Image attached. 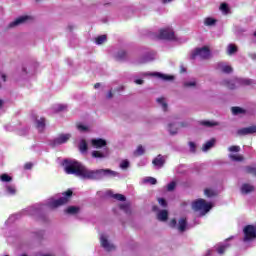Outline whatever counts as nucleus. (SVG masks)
Returning <instances> with one entry per match:
<instances>
[{
    "label": "nucleus",
    "instance_id": "f257e3e1",
    "mask_svg": "<svg viewBox=\"0 0 256 256\" xmlns=\"http://www.w3.org/2000/svg\"><path fill=\"white\" fill-rule=\"evenodd\" d=\"M67 175H75L80 179H103V177H119V173L109 169L90 170L75 160H64Z\"/></svg>",
    "mask_w": 256,
    "mask_h": 256
},
{
    "label": "nucleus",
    "instance_id": "f03ea898",
    "mask_svg": "<svg viewBox=\"0 0 256 256\" xmlns=\"http://www.w3.org/2000/svg\"><path fill=\"white\" fill-rule=\"evenodd\" d=\"M71 195H73V191L68 190L59 199L49 198L45 204H35L30 206L22 210L20 213L10 216L6 223H14V221H17V219H21L22 215L33 217L35 215H39V213L45 209H57V207H61V205L69 203V197H71Z\"/></svg>",
    "mask_w": 256,
    "mask_h": 256
},
{
    "label": "nucleus",
    "instance_id": "7ed1b4c3",
    "mask_svg": "<svg viewBox=\"0 0 256 256\" xmlns=\"http://www.w3.org/2000/svg\"><path fill=\"white\" fill-rule=\"evenodd\" d=\"M92 147L94 149H103L102 151H92V157L94 159H105L106 157H109V149H107V141L98 138V139H92L91 140Z\"/></svg>",
    "mask_w": 256,
    "mask_h": 256
},
{
    "label": "nucleus",
    "instance_id": "20e7f679",
    "mask_svg": "<svg viewBox=\"0 0 256 256\" xmlns=\"http://www.w3.org/2000/svg\"><path fill=\"white\" fill-rule=\"evenodd\" d=\"M253 83V80L247 79V78H237L234 77L231 80H223L221 82L224 87H227V89H237V87H241V85H251Z\"/></svg>",
    "mask_w": 256,
    "mask_h": 256
},
{
    "label": "nucleus",
    "instance_id": "39448f33",
    "mask_svg": "<svg viewBox=\"0 0 256 256\" xmlns=\"http://www.w3.org/2000/svg\"><path fill=\"white\" fill-rule=\"evenodd\" d=\"M213 205L211 203H207L204 199H198L192 203V209L194 211H200L201 215H205V213H209Z\"/></svg>",
    "mask_w": 256,
    "mask_h": 256
},
{
    "label": "nucleus",
    "instance_id": "423d86ee",
    "mask_svg": "<svg viewBox=\"0 0 256 256\" xmlns=\"http://www.w3.org/2000/svg\"><path fill=\"white\" fill-rule=\"evenodd\" d=\"M211 57V51L207 47L196 48L190 54V59H209Z\"/></svg>",
    "mask_w": 256,
    "mask_h": 256
},
{
    "label": "nucleus",
    "instance_id": "0eeeda50",
    "mask_svg": "<svg viewBox=\"0 0 256 256\" xmlns=\"http://www.w3.org/2000/svg\"><path fill=\"white\" fill-rule=\"evenodd\" d=\"M158 37L159 39L171 41L175 39V32H173V29L171 28H164L159 31Z\"/></svg>",
    "mask_w": 256,
    "mask_h": 256
},
{
    "label": "nucleus",
    "instance_id": "6e6552de",
    "mask_svg": "<svg viewBox=\"0 0 256 256\" xmlns=\"http://www.w3.org/2000/svg\"><path fill=\"white\" fill-rule=\"evenodd\" d=\"M69 139H71V134H60L50 143V145L52 147H58V145H63L64 143H67Z\"/></svg>",
    "mask_w": 256,
    "mask_h": 256
},
{
    "label": "nucleus",
    "instance_id": "1a4fd4ad",
    "mask_svg": "<svg viewBox=\"0 0 256 256\" xmlns=\"http://www.w3.org/2000/svg\"><path fill=\"white\" fill-rule=\"evenodd\" d=\"M100 243L105 251H113L115 249V245L109 242V236L107 234L100 235Z\"/></svg>",
    "mask_w": 256,
    "mask_h": 256
},
{
    "label": "nucleus",
    "instance_id": "9d476101",
    "mask_svg": "<svg viewBox=\"0 0 256 256\" xmlns=\"http://www.w3.org/2000/svg\"><path fill=\"white\" fill-rule=\"evenodd\" d=\"M217 69L222 73H233V67H231L227 62H219L217 64Z\"/></svg>",
    "mask_w": 256,
    "mask_h": 256
},
{
    "label": "nucleus",
    "instance_id": "9b49d317",
    "mask_svg": "<svg viewBox=\"0 0 256 256\" xmlns=\"http://www.w3.org/2000/svg\"><path fill=\"white\" fill-rule=\"evenodd\" d=\"M29 19H30L29 16H20L16 20L11 22L9 24V27L13 28V27H18V25H23V23H27V21H29Z\"/></svg>",
    "mask_w": 256,
    "mask_h": 256
},
{
    "label": "nucleus",
    "instance_id": "f8f14e48",
    "mask_svg": "<svg viewBox=\"0 0 256 256\" xmlns=\"http://www.w3.org/2000/svg\"><path fill=\"white\" fill-rule=\"evenodd\" d=\"M253 133H256V126L241 128L238 130V135H253Z\"/></svg>",
    "mask_w": 256,
    "mask_h": 256
},
{
    "label": "nucleus",
    "instance_id": "ddd939ff",
    "mask_svg": "<svg viewBox=\"0 0 256 256\" xmlns=\"http://www.w3.org/2000/svg\"><path fill=\"white\" fill-rule=\"evenodd\" d=\"M154 167L156 169H161V167H163V165H165V157L158 155L153 161H152Z\"/></svg>",
    "mask_w": 256,
    "mask_h": 256
},
{
    "label": "nucleus",
    "instance_id": "4468645a",
    "mask_svg": "<svg viewBox=\"0 0 256 256\" xmlns=\"http://www.w3.org/2000/svg\"><path fill=\"white\" fill-rule=\"evenodd\" d=\"M179 127H183V124H179L177 122L168 124V131L171 135H176L177 131H179Z\"/></svg>",
    "mask_w": 256,
    "mask_h": 256
},
{
    "label": "nucleus",
    "instance_id": "2eb2a0df",
    "mask_svg": "<svg viewBox=\"0 0 256 256\" xmlns=\"http://www.w3.org/2000/svg\"><path fill=\"white\" fill-rule=\"evenodd\" d=\"M253 191H255V186L251 184H243L241 186L242 195H248V193H253Z\"/></svg>",
    "mask_w": 256,
    "mask_h": 256
},
{
    "label": "nucleus",
    "instance_id": "dca6fc26",
    "mask_svg": "<svg viewBox=\"0 0 256 256\" xmlns=\"http://www.w3.org/2000/svg\"><path fill=\"white\" fill-rule=\"evenodd\" d=\"M5 193L6 195L13 196L17 194V187L13 184H6L5 185Z\"/></svg>",
    "mask_w": 256,
    "mask_h": 256
},
{
    "label": "nucleus",
    "instance_id": "f3484780",
    "mask_svg": "<svg viewBox=\"0 0 256 256\" xmlns=\"http://www.w3.org/2000/svg\"><path fill=\"white\" fill-rule=\"evenodd\" d=\"M228 241L229 239H227L225 243H221L216 246V251L219 255H223L225 253V249L229 248V243H227Z\"/></svg>",
    "mask_w": 256,
    "mask_h": 256
},
{
    "label": "nucleus",
    "instance_id": "a211bd4d",
    "mask_svg": "<svg viewBox=\"0 0 256 256\" xmlns=\"http://www.w3.org/2000/svg\"><path fill=\"white\" fill-rule=\"evenodd\" d=\"M204 25L206 27H215V25H217V19L213 17H206L204 19Z\"/></svg>",
    "mask_w": 256,
    "mask_h": 256
},
{
    "label": "nucleus",
    "instance_id": "6ab92c4d",
    "mask_svg": "<svg viewBox=\"0 0 256 256\" xmlns=\"http://www.w3.org/2000/svg\"><path fill=\"white\" fill-rule=\"evenodd\" d=\"M168 218H169V212H167V210H161L157 214L158 221H167Z\"/></svg>",
    "mask_w": 256,
    "mask_h": 256
},
{
    "label": "nucleus",
    "instance_id": "aec40b11",
    "mask_svg": "<svg viewBox=\"0 0 256 256\" xmlns=\"http://www.w3.org/2000/svg\"><path fill=\"white\" fill-rule=\"evenodd\" d=\"M214 146H215V138H212L210 141L204 144V146L202 147V151L206 153V151H209V149H212V147Z\"/></svg>",
    "mask_w": 256,
    "mask_h": 256
},
{
    "label": "nucleus",
    "instance_id": "412c9836",
    "mask_svg": "<svg viewBox=\"0 0 256 256\" xmlns=\"http://www.w3.org/2000/svg\"><path fill=\"white\" fill-rule=\"evenodd\" d=\"M185 229H187V220H185V218H182L179 220L178 223V231H180V233H183Z\"/></svg>",
    "mask_w": 256,
    "mask_h": 256
},
{
    "label": "nucleus",
    "instance_id": "4be33fe9",
    "mask_svg": "<svg viewBox=\"0 0 256 256\" xmlns=\"http://www.w3.org/2000/svg\"><path fill=\"white\" fill-rule=\"evenodd\" d=\"M36 128L38 131H43L45 129V118H40L36 120Z\"/></svg>",
    "mask_w": 256,
    "mask_h": 256
},
{
    "label": "nucleus",
    "instance_id": "5701e85b",
    "mask_svg": "<svg viewBox=\"0 0 256 256\" xmlns=\"http://www.w3.org/2000/svg\"><path fill=\"white\" fill-rule=\"evenodd\" d=\"M78 149L81 153H85L87 151L88 146H87V142L85 141V139L80 140Z\"/></svg>",
    "mask_w": 256,
    "mask_h": 256
},
{
    "label": "nucleus",
    "instance_id": "b1692460",
    "mask_svg": "<svg viewBox=\"0 0 256 256\" xmlns=\"http://www.w3.org/2000/svg\"><path fill=\"white\" fill-rule=\"evenodd\" d=\"M200 125H203L204 127H217L219 123L215 121L204 120L200 122Z\"/></svg>",
    "mask_w": 256,
    "mask_h": 256
},
{
    "label": "nucleus",
    "instance_id": "393cba45",
    "mask_svg": "<svg viewBox=\"0 0 256 256\" xmlns=\"http://www.w3.org/2000/svg\"><path fill=\"white\" fill-rule=\"evenodd\" d=\"M66 213H69V215H77V213H79V207L70 206L66 209Z\"/></svg>",
    "mask_w": 256,
    "mask_h": 256
},
{
    "label": "nucleus",
    "instance_id": "a878e982",
    "mask_svg": "<svg viewBox=\"0 0 256 256\" xmlns=\"http://www.w3.org/2000/svg\"><path fill=\"white\" fill-rule=\"evenodd\" d=\"M107 41V35H101L95 38V43L96 45H103Z\"/></svg>",
    "mask_w": 256,
    "mask_h": 256
},
{
    "label": "nucleus",
    "instance_id": "bb28decb",
    "mask_svg": "<svg viewBox=\"0 0 256 256\" xmlns=\"http://www.w3.org/2000/svg\"><path fill=\"white\" fill-rule=\"evenodd\" d=\"M0 181H2V183H11V181H13V178L8 174H2L0 175Z\"/></svg>",
    "mask_w": 256,
    "mask_h": 256
},
{
    "label": "nucleus",
    "instance_id": "cd10ccee",
    "mask_svg": "<svg viewBox=\"0 0 256 256\" xmlns=\"http://www.w3.org/2000/svg\"><path fill=\"white\" fill-rule=\"evenodd\" d=\"M142 183H149L150 185H157V179L154 177H145L142 180Z\"/></svg>",
    "mask_w": 256,
    "mask_h": 256
},
{
    "label": "nucleus",
    "instance_id": "c85d7f7f",
    "mask_svg": "<svg viewBox=\"0 0 256 256\" xmlns=\"http://www.w3.org/2000/svg\"><path fill=\"white\" fill-rule=\"evenodd\" d=\"M156 77L163 79V81H173V76H169L167 74L156 73Z\"/></svg>",
    "mask_w": 256,
    "mask_h": 256
},
{
    "label": "nucleus",
    "instance_id": "c756f323",
    "mask_svg": "<svg viewBox=\"0 0 256 256\" xmlns=\"http://www.w3.org/2000/svg\"><path fill=\"white\" fill-rule=\"evenodd\" d=\"M227 53L228 55H233L234 53H237V46L234 44H229L227 47Z\"/></svg>",
    "mask_w": 256,
    "mask_h": 256
},
{
    "label": "nucleus",
    "instance_id": "7c9ffc66",
    "mask_svg": "<svg viewBox=\"0 0 256 256\" xmlns=\"http://www.w3.org/2000/svg\"><path fill=\"white\" fill-rule=\"evenodd\" d=\"M125 57H127V53L123 50L118 51V53L116 54L117 61H123Z\"/></svg>",
    "mask_w": 256,
    "mask_h": 256
},
{
    "label": "nucleus",
    "instance_id": "2f4dec72",
    "mask_svg": "<svg viewBox=\"0 0 256 256\" xmlns=\"http://www.w3.org/2000/svg\"><path fill=\"white\" fill-rule=\"evenodd\" d=\"M157 103L162 107L163 111H167V102L165 98H158Z\"/></svg>",
    "mask_w": 256,
    "mask_h": 256
},
{
    "label": "nucleus",
    "instance_id": "473e14b6",
    "mask_svg": "<svg viewBox=\"0 0 256 256\" xmlns=\"http://www.w3.org/2000/svg\"><path fill=\"white\" fill-rule=\"evenodd\" d=\"M204 195H206V197H215V195H217V191L207 188L204 191Z\"/></svg>",
    "mask_w": 256,
    "mask_h": 256
},
{
    "label": "nucleus",
    "instance_id": "72a5a7b5",
    "mask_svg": "<svg viewBox=\"0 0 256 256\" xmlns=\"http://www.w3.org/2000/svg\"><path fill=\"white\" fill-rule=\"evenodd\" d=\"M220 11L224 14L227 15L229 13V5L227 3H222L220 5Z\"/></svg>",
    "mask_w": 256,
    "mask_h": 256
},
{
    "label": "nucleus",
    "instance_id": "f704fd0d",
    "mask_svg": "<svg viewBox=\"0 0 256 256\" xmlns=\"http://www.w3.org/2000/svg\"><path fill=\"white\" fill-rule=\"evenodd\" d=\"M184 87H197V80L191 79L184 82Z\"/></svg>",
    "mask_w": 256,
    "mask_h": 256
},
{
    "label": "nucleus",
    "instance_id": "c9c22d12",
    "mask_svg": "<svg viewBox=\"0 0 256 256\" xmlns=\"http://www.w3.org/2000/svg\"><path fill=\"white\" fill-rule=\"evenodd\" d=\"M145 153V148L143 146H138L137 149L134 151L135 157H139Z\"/></svg>",
    "mask_w": 256,
    "mask_h": 256
},
{
    "label": "nucleus",
    "instance_id": "e433bc0d",
    "mask_svg": "<svg viewBox=\"0 0 256 256\" xmlns=\"http://www.w3.org/2000/svg\"><path fill=\"white\" fill-rule=\"evenodd\" d=\"M153 59H155V52H151L149 53L144 60L142 61V63H147L149 61H153Z\"/></svg>",
    "mask_w": 256,
    "mask_h": 256
},
{
    "label": "nucleus",
    "instance_id": "4c0bfd02",
    "mask_svg": "<svg viewBox=\"0 0 256 256\" xmlns=\"http://www.w3.org/2000/svg\"><path fill=\"white\" fill-rule=\"evenodd\" d=\"M232 113L233 115H241V113H245V110L240 107H232Z\"/></svg>",
    "mask_w": 256,
    "mask_h": 256
},
{
    "label": "nucleus",
    "instance_id": "58836bf2",
    "mask_svg": "<svg viewBox=\"0 0 256 256\" xmlns=\"http://www.w3.org/2000/svg\"><path fill=\"white\" fill-rule=\"evenodd\" d=\"M129 160H122L121 163H120V169H129Z\"/></svg>",
    "mask_w": 256,
    "mask_h": 256
},
{
    "label": "nucleus",
    "instance_id": "ea45409f",
    "mask_svg": "<svg viewBox=\"0 0 256 256\" xmlns=\"http://www.w3.org/2000/svg\"><path fill=\"white\" fill-rule=\"evenodd\" d=\"M229 157L232 161H243V156L241 155L230 154Z\"/></svg>",
    "mask_w": 256,
    "mask_h": 256
},
{
    "label": "nucleus",
    "instance_id": "a19ab883",
    "mask_svg": "<svg viewBox=\"0 0 256 256\" xmlns=\"http://www.w3.org/2000/svg\"><path fill=\"white\" fill-rule=\"evenodd\" d=\"M66 109H67V105H65V104H57L54 107L55 111H65Z\"/></svg>",
    "mask_w": 256,
    "mask_h": 256
},
{
    "label": "nucleus",
    "instance_id": "79ce46f5",
    "mask_svg": "<svg viewBox=\"0 0 256 256\" xmlns=\"http://www.w3.org/2000/svg\"><path fill=\"white\" fill-rule=\"evenodd\" d=\"M228 151H230V153H239L241 151V147H239V146H230L228 148Z\"/></svg>",
    "mask_w": 256,
    "mask_h": 256
},
{
    "label": "nucleus",
    "instance_id": "37998d69",
    "mask_svg": "<svg viewBox=\"0 0 256 256\" xmlns=\"http://www.w3.org/2000/svg\"><path fill=\"white\" fill-rule=\"evenodd\" d=\"M77 129H78V131H81L82 133H85V131H89V127H87L83 124H78Z\"/></svg>",
    "mask_w": 256,
    "mask_h": 256
},
{
    "label": "nucleus",
    "instance_id": "c03bdc74",
    "mask_svg": "<svg viewBox=\"0 0 256 256\" xmlns=\"http://www.w3.org/2000/svg\"><path fill=\"white\" fill-rule=\"evenodd\" d=\"M113 199H116L117 201H125V196L122 194H114L112 195Z\"/></svg>",
    "mask_w": 256,
    "mask_h": 256
},
{
    "label": "nucleus",
    "instance_id": "a18cd8bd",
    "mask_svg": "<svg viewBox=\"0 0 256 256\" xmlns=\"http://www.w3.org/2000/svg\"><path fill=\"white\" fill-rule=\"evenodd\" d=\"M190 152L195 153L197 151V145L194 142H189Z\"/></svg>",
    "mask_w": 256,
    "mask_h": 256
},
{
    "label": "nucleus",
    "instance_id": "49530a36",
    "mask_svg": "<svg viewBox=\"0 0 256 256\" xmlns=\"http://www.w3.org/2000/svg\"><path fill=\"white\" fill-rule=\"evenodd\" d=\"M120 209L124 211L125 213H129V205L128 204H121Z\"/></svg>",
    "mask_w": 256,
    "mask_h": 256
},
{
    "label": "nucleus",
    "instance_id": "de8ad7c7",
    "mask_svg": "<svg viewBox=\"0 0 256 256\" xmlns=\"http://www.w3.org/2000/svg\"><path fill=\"white\" fill-rule=\"evenodd\" d=\"M177 184H175V182H170L168 185H167V190L168 191H173V189H175Z\"/></svg>",
    "mask_w": 256,
    "mask_h": 256
},
{
    "label": "nucleus",
    "instance_id": "09e8293b",
    "mask_svg": "<svg viewBox=\"0 0 256 256\" xmlns=\"http://www.w3.org/2000/svg\"><path fill=\"white\" fill-rule=\"evenodd\" d=\"M158 203L161 205V207H167V201L163 198H158Z\"/></svg>",
    "mask_w": 256,
    "mask_h": 256
},
{
    "label": "nucleus",
    "instance_id": "8fccbe9b",
    "mask_svg": "<svg viewBox=\"0 0 256 256\" xmlns=\"http://www.w3.org/2000/svg\"><path fill=\"white\" fill-rule=\"evenodd\" d=\"M24 168L29 170V169H32L33 168V164L31 162H28L24 165Z\"/></svg>",
    "mask_w": 256,
    "mask_h": 256
},
{
    "label": "nucleus",
    "instance_id": "3c124183",
    "mask_svg": "<svg viewBox=\"0 0 256 256\" xmlns=\"http://www.w3.org/2000/svg\"><path fill=\"white\" fill-rule=\"evenodd\" d=\"M170 227H177V220L172 219L169 223Z\"/></svg>",
    "mask_w": 256,
    "mask_h": 256
},
{
    "label": "nucleus",
    "instance_id": "603ef678",
    "mask_svg": "<svg viewBox=\"0 0 256 256\" xmlns=\"http://www.w3.org/2000/svg\"><path fill=\"white\" fill-rule=\"evenodd\" d=\"M248 173H252V175H255V176H256V168H251V167H249V168H248Z\"/></svg>",
    "mask_w": 256,
    "mask_h": 256
},
{
    "label": "nucleus",
    "instance_id": "864d4df0",
    "mask_svg": "<svg viewBox=\"0 0 256 256\" xmlns=\"http://www.w3.org/2000/svg\"><path fill=\"white\" fill-rule=\"evenodd\" d=\"M134 83H136V85H143V80L137 79L134 81Z\"/></svg>",
    "mask_w": 256,
    "mask_h": 256
},
{
    "label": "nucleus",
    "instance_id": "5fc2aeb1",
    "mask_svg": "<svg viewBox=\"0 0 256 256\" xmlns=\"http://www.w3.org/2000/svg\"><path fill=\"white\" fill-rule=\"evenodd\" d=\"M106 97L107 99H111L113 97V92L109 91Z\"/></svg>",
    "mask_w": 256,
    "mask_h": 256
},
{
    "label": "nucleus",
    "instance_id": "6e6d98bb",
    "mask_svg": "<svg viewBox=\"0 0 256 256\" xmlns=\"http://www.w3.org/2000/svg\"><path fill=\"white\" fill-rule=\"evenodd\" d=\"M101 87V84L100 83H96L95 85H94V89H99Z\"/></svg>",
    "mask_w": 256,
    "mask_h": 256
},
{
    "label": "nucleus",
    "instance_id": "4d7b16f0",
    "mask_svg": "<svg viewBox=\"0 0 256 256\" xmlns=\"http://www.w3.org/2000/svg\"><path fill=\"white\" fill-rule=\"evenodd\" d=\"M172 1H174V0H162V2H163L164 4L172 3Z\"/></svg>",
    "mask_w": 256,
    "mask_h": 256
},
{
    "label": "nucleus",
    "instance_id": "13d9d810",
    "mask_svg": "<svg viewBox=\"0 0 256 256\" xmlns=\"http://www.w3.org/2000/svg\"><path fill=\"white\" fill-rule=\"evenodd\" d=\"M186 71L185 67H181V73H185Z\"/></svg>",
    "mask_w": 256,
    "mask_h": 256
},
{
    "label": "nucleus",
    "instance_id": "bf43d9fd",
    "mask_svg": "<svg viewBox=\"0 0 256 256\" xmlns=\"http://www.w3.org/2000/svg\"><path fill=\"white\" fill-rule=\"evenodd\" d=\"M6 77H7V76H5V74H2V79H3V81H6Z\"/></svg>",
    "mask_w": 256,
    "mask_h": 256
},
{
    "label": "nucleus",
    "instance_id": "052dcab7",
    "mask_svg": "<svg viewBox=\"0 0 256 256\" xmlns=\"http://www.w3.org/2000/svg\"><path fill=\"white\" fill-rule=\"evenodd\" d=\"M42 256H55L53 254H43Z\"/></svg>",
    "mask_w": 256,
    "mask_h": 256
},
{
    "label": "nucleus",
    "instance_id": "680f3d73",
    "mask_svg": "<svg viewBox=\"0 0 256 256\" xmlns=\"http://www.w3.org/2000/svg\"><path fill=\"white\" fill-rule=\"evenodd\" d=\"M43 231H40L39 237H43Z\"/></svg>",
    "mask_w": 256,
    "mask_h": 256
},
{
    "label": "nucleus",
    "instance_id": "e2e57ef3",
    "mask_svg": "<svg viewBox=\"0 0 256 256\" xmlns=\"http://www.w3.org/2000/svg\"><path fill=\"white\" fill-rule=\"evenodd\" d=\"M153 211H157V206H154V207H153Z\"/></svg>",
    "mask_w": 256,
    "mask_h": 256
},
{
    "label": "nucleus",
    "instance_id": "0e129e2a",
    "mask_svg": "<svg viewBox=\"0 0 256 256\" xmlns=\"http://www.w3.org/2000/svg\"><path fill=\"white\" fill-rule=\"evenodd\" d=\"M1 105H3V100H0V107H1Z\"/></svg>",
    "mask_w": 256,
    "mask_h": 256
},
{
    "label": "nucleus",
    "instance_id": "69168bd1",
    "mask_svg": "<svg viewBox=\"0 0 256 256\" xmlns=\"http://www.w3.org/2000/svg\"><path fill=\"white\" fill-rule=\"evenodd\" d=\"M107 195L111 196V192H107Z\"/></svg>",
    "mask_w": 256,
    "mask_h": 256
},
{
    "label": "nucleus",
    "instance_id": "338daca9",
    "mask_svg": "<svg viewBox=\"0 0 256 256\" xmlns=\"http://www.w3.org/2000/svg\"><path fill=\"white\" fill-rule=\"evenodd\" d=\"M208 255H211V251H208Z\"/></svg>",
    "mask_w": 256,
    "mask_h": 256
},
{
    "label": "nucleus",
    "instance_id": "774afa93",
    "mask_svg": "<svg viewBox=\"0 0 256 256\" xmlns=\"http://www.w3.org/2000/svg\"><path fill=\"white\" fill-rule=\"evenodd\" d=\"M4 256H9V255H4Z\"/></svg>",
    "mask_w": 256,
    "mask_h": 256
}]
</instances>
